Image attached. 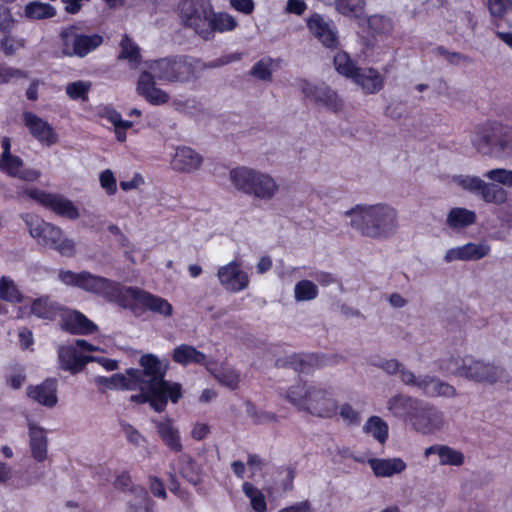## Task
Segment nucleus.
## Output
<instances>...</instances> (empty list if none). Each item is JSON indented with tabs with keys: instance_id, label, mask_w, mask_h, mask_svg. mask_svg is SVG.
Masks as SVG:
<instances>
[{
	"instance_id": "f257e3e1",
	"label": "nucleus",
	"mask_w": 512,
	"mask_h": 512,
	"mask_svg": "<svg viewBox=\"0 0 512 512\" xmlns=\"http://www.w3.org/2000/svg\"><path fill=\"white\" fill-rule=\"evenodd\" d=\"M140 366L142 369H128L123 374L97 376L94 382L102 391L139 390L141 394L132 396L131 399L140 403L148 401L157 412L164 410L168 399L176 403L181 398L180 384L164 380L166 369L155 355L142 356Z\"/></svg>"
},
{
	"instance_id": "f03ea898",
	"label": "nucleus",
	"mask_w": 512,
	"mask_h": 512,
	"mask_svg": "<svg viewBox=\"0 0 512 512\" xmlns=\"http://www.w3.org/2000/svg\"><path fill=\"white\" fill-rule=\"evenodd\" d=\"M350 226L362 236L375 240H387L399 228L397 210L383 202L357 204L344 213Z\"/></svg>"
},
{
	"instance_id": "7ed1b4c3",
	"label": "nucleus",
	"mask_w": 512,
	"mask_h": 512,
	"mask_svg": "<svg viewBox=\"0 0 512 512\" xmlns=\"http://www.w3.org/2000/svg\"><path fill=\"white\" fill-rule=\"evenodd\" d=\"M228 179L234 190L262 202L273 200L280 191V184L272 174L249 166L231 168Z\"/></svg>"
},
{
	"instance_id": "20e7f679",
	"label": "nucleus",
	"mask_w": 512,
	"mask_h": 512,
	"mask_svg": "<svg viewBox=\"0 0 512 512\" xmlns=\"http://www.w3.org/2000/svg\"><path fill=\"white\" fill-rule=\"evenodd\" d=\"M29 233L40 246L53 249L66 257H73L76 253V244L73 239L65 236L63 230L43 219L25 214L22 216Z\"/></svg>"
},
{
	"instance_id": "39448f33",
	"label": "nucleus",
	"mask_w": 512,
	"mask_h": 512,
	"mask_svg": "<svg viewBox=\"0 0 512 512\" xmlns=\"http://www.w3.org/2000/svg\"><path fill=\"white\" fill-rule=\"evenodd\" d=\"M148 69L159 81L187 82L198 77L205 65L198 59L188 57L163 58L145 62Z\"/></svg>"
},
{
	"instance_id": "423d86ee",
	"label": "nucleus",
	"mask_w": 512,
	"mask_h": 512,
	"mask_svg": "<svg viewBox=\"0 0 512 512\" xmlns=\"http://www.w3.org/2000/svg\"><path fill=\"white\" fill-rule=\"evenodd\" d=\"M440 370L449 375L462 377L474 382L494 383L501 375V370L491 363L473 357H449L441 361Z\"/></svg>"
},
{
	"instance_id": "0eeeda50",
	"label": "nucleus",
	"mask_w": 512,
	"mask_h": 512,
	"mask_svg": "<svg viewBox=\"0 0 512 512\" xmlns=\"http://www.w3.org/2000/svg\"><path fill=\"white\" fill-rule=\"evenodd\" d=\"M177 11L184 26L191 28L202 38L208 33L209 15L212 13L209 0H181Z\"/></svg>"
},
{
	"instance_id": "6e6552de",
	"label": "nucleus",
	"mask_w": 512,
	"mask_h": 512,
	"mask_svg": "<svg viewBox=\"0 0 512 512\" xmlns=\"http://www.w3.org/2000/svg\"><path fill=\"white\" fill-rule=\"evenodd\" d=\"M124 294V301L121 305L124 308L134 310L140 306L164 318H169L173 315V306L165 298L133 287H127Z\"/></svg>"
},
{
	"instance_id": "1a4fd4ad",
	"label": "nucleus",
	"mask_w": 512,
	"mask_h": 512,
	"mask_svg": "<svg viewBox=\"0 0 512 512\" xmlns=\"http://www.w3.org/2000/svg\"><path fill=\"white\" fill-rule=\"evenodd\" d=\"M19 195H26L58 216L69 220H76L80 216L74 202L61 194L49 193L37 188H25Z\"/></svg>"
},
{
	"instance_id": "9d476101",
	"label": "nucleus",
	"mask_w": 512,
	"mask_h": 512,
	"mask_svg": "<svg viewBox=\"0 0 512 512\" xmlns=\"http://www.w3.org/2000/svg\"><path fill=\"white\" fill-rule=\"evenodd\" d=\"M80 289L96 294L108 302H113L121 306L127 287L110 279L83 271Z\"/></svg>"
},
{
	"instance_id": "9b49d317",
	"label": "nucleus",
	"mask_w": 512,
	"mask_h": 512,
	"mask_svg": "<svg viewBox=\"0 0 512 512\" xmlns=\"http://www.w3.org/2000/svg\"><path fill=\"white\" fill-rule=\"evenodd\" d=\"M61 41L64 55L84 57L102 44L103 37L99 34H82L71 27L61 33Z\"/></svg>"
},
{
	"instance_id": "f8f14e48",
	"label": "nucleus",
	"mask_w": 512,
	"mask_h": 512,
	"mask_svg": "<svg viewBox=\"0 0 512 512\" xmlns=\"http://www.w3.org/2000/svg\"><path fill=\"white\" fill-rule=\"evenodd\" d=\"M409 424L416 432L430 435L441 431L446 421L443 412L436 407L419 402L416 410L409 414Z\"/></svg>"
},
{
	"instance_id": "ddd939ff",
	"label": "nucleus",
	"mask_w": 512,
	"mask_h": 512,
	"mask_svg": "<svg viewBox=\"0 0 512 512\" xmlns=\"http://www.w3.org/2000/svg\"><path fill=\"white\" fill-rule=\"evenodd\" d=\"M401 382L417 388L428 397L451 398L456 396V390L452 385L433 376H416L411 370L402 371Z\"/></svg>"
},
{
	"instance_id": "4468645a",
	"label": "nucleus",
	"mask_w": 512,
	"mask_h": 512,
	"mask_svg": "<svg viewBox=\"0 0 512 512\" xmlns=\"http://www.w3.org/2000/svg\"><path fill=\"white\" fill-rule=\"evenodd\" d=\"M0 170L11 177L18 178L27 182H35L41 177V172L34 168L24 167L23 160L11 153V143L9 138H3L1 141Z\"/></svg>"
},
{
	"instance_id": "2eb2a0df",
	"label": "nucleus",
	"mask_w": 512,
	"mask_h": 512,
	"mask_svg": "<svg viewBox=\"0 0 512 512\" xmlns=\"http://www.w3.org/2000/svg\"><path fill=\"white\" fill-rule=\"evenodd\" d=\"M305 411L322 418H330L336 415L337 404L332 392L322 385L312 384Z\"/></svg>"
},
{
	"instance_id": "dca6fc26",
	"label": "nucleus",
	"mask_w": 512,
	"mask_h": 512,
	"mask_svg": "<svg viewBox=\"0 0 512 512\" xmlns=\"http://www.w3.org/2000/svg\"><path fill=\"white\" fill-rule=\"evenodd\" d=\"M298 87L306 97L333 112L341 111L344 107V102L339 95L325 85L318 86L308 80L301 79L298 81Z\"/></svg>"
},
{
	"instance_id": "f3484780",
	"label": "nucleus",
	"mask_w": 512,
	"mask_h": 512,
	"mask_svg": "<svg viewBox=\"0 0 512 512\" xmlns=\"http://www.w3.org/2000/svg\"><path fill=\"white\" fill-rule=\"evenodd\" d=\"M309 33L327 48L336 47L338 33L334 22L326 16L318 13L311 14L306 19Z\"/></svg>"
},
{
	"instance_id": "a211bd4d",
	"label": "nucleus",
	"mask_w": 512,
	"mask_h": 512,
	"mask_svg": "<svg viewBox=\"0 0 512 512\" xmlns=\"http://www.w3.org/2000/svg\"><path fill=\"white\" fill-rule=\"evenodd\" d=\"M217 278L224 289L233 293L243 291L249 285L248 274L235 260L220 266L217 270Z\"/></svg>"
},
{
	"instance_id": "6ab92c4d",
	"label": "nucleus",
	"mask_w": 512,
	"mask_h": 512,
	"mask_svg": "<svg viewBox=\"0 0 512 512\" xmlns=\"http://www.w3.org/2000/svg\"><path fill=\"white\" fill-rule=\"evenodd\" d=\"M501 136L500 124H485L474 128L470 140L473 147L483 155H496L497 140Z\"/></svg>"
},
{
	"instance_id": "aec40b11",
	"label": "nucleus",
	"mask_w": 512,
	"mask_h": 512,
	"mask_svg": "<svg viewBox=\"0 0 512 512\" xmlns=\"http://www.w3.org/2000/svg\"><path fill=\"white\" fill-rule=\"evenodd\" d=\"M203 162V156L195 149L178 146L171 157L170 166L176 172L194 174L202 168Z\"/></svg>"
},
{
	"instance_id": "412c9836",
	"label": "nucleus",
	"mask_w": 512,
	"mask_h": 512,
	"mask_svg": "<svg viewBox=\"0 0 512 512\" xmlns=\"http://www.w3.org/2000/svg\"><path fill=\"white\" fill-rule=\"evenodd\" d=\"M154 74L144 67L136 86L137 93L152 105H163L168 103L169 94L156 86Z\"/></svg>"
},
{
	"instance_id": "4be33fe9",
	"label": "nucleus",
	"mask_w": 512,
	"mask_h": 512,
	"mask_svg": "<svg viewBox=\"0 0 512 512\" xmlns=\"http://www.w3.org/2000/svg\"><path fill=\"white\" fill-rule=\"evenodd\" d=\"M490 245L483 242H469L462 246L450 248L444 255V261L451 263L454 261H477L489 255Z\"/></svg>"
},
{
	"instance_id": "5701e85b",
	"label": "nucleus",
	"mask_w": 512,
	"mask_h": 512,
	"mask_svg": "<svg viewBox=\"0 0 512 512\" xmlns=\"http://www.w3.org/2000/svg\"><path fill=\"white\" fill-rule=\"evenodd\" d=\"M62 307L59 303L51 300L48 296H42L31 303L30 310L19 308L18 317L24 318L30 314L44 320H54L61 315Z\"/></svg>"
},
{
	"instance_id": "b1692460",
	"label": "nucleus",
	"mask_w": 512,
	"mask_h": 512,
	"mask_svg": "<svg viewBox=\"0 0 512 512\" xmlns=\"http://www.w3.org/2000/svg\"><path fill=\"white\" fill-rule=\"evenodd\" d=\"M23 117L26 127L38 141L47 146L57 142L56 132L46 121L31 112H25Z\"/></svg>"
},
{
	"instance_id": "393cba45",
	"label": "nucleus",
	"mask_w": 512,
	"mask_h": 512,
	"mask_svg": "<svg viewBox=\"0 0 512 512\" xmlns=\"http://www.w3.org/2000/svg\"><path fill=\"white\" fill-rule=\"evenodd\" d=\"M365 94H376L384 86V77L374 68H359L351 80Z\"/></svg>"
},
{
	"instance_id": "a878e982",
	"label": "nucleus",
	"mask_w": 512,
	"mask_h": 512,
	"mask_svg": "<svg viewBox=\"0 0 512 512\" xmlns=\"http://www.w3.org/2000/svg\"><path fill=\"white\" fill-rule=\"evenodd\" d=\"M27 395L37 403L52 408L57 404V383L53 379H47L39 385L29 386Z\"/></svg>"
},
{
	"instance_id": "bb28decb",
	"label": "nucleus",
	"mask_w": 512,
	"mask_h": 512,
	"mask_svg": "<svg viewBox=\"0 0 512 512\" xmlns=\"http://www.w3.org/2000/svg\"><path fill=\"white\" fill-rule=\"evenodd\" d=\"M62 326L73 334H90L97 326L79 311L71 310L61 314Z\"/></svg>"
},
{
	"instance_id": "cd10ccee",
	"label": "nucleus",
	"mask_w": 512,
	"mask_h": 512,
	"mask_svg": "<svg viewBox=\"0 0 512 512\" xmlns=\"http://www.w3.org/2000/svg\"><path fill=\"white\" fill-rule=\"evenodd\" d=\"M431 455H437L439 464L444 466H461L465 462L463 452L448 445L436 444L426 448L424 456L429 458Z\"/></svg>"
},
{
	"instance_id": "c85d7f7f",
	"label": "nucleus",
	"mask_w": 512,
	"mask_h": 512,
	"mask_svg": "<svg viewBox=\"0 0 512 512\" xmlns=\"http://www.w3.org/2000/svg\"><path fill=\"white\" fill-rule=\"evenodd\" d=\"M369 465L377 477H392L407 468L406 462L399 457L370 459Z\"/></svg>"
},
{
	"instance_id": "c756f323",
	"label": "nucleus",
	"mask_w": 512,
	"mask_h": 512,
	"mask_svg": "<svg viewBox=\"0 0 512 512\" xmlns=\"http://www.w3.org/2000/svg\"><path fill=\"white\" fill-rule=\"evenodd\" d=\"M58 355L61 366L72 373L81 371L85 364L89 362V356L80 354L73 345L61 347Z\"/></svg>"
},
{
	"instance_id": "7c9ffc66",
	"label": "nucleus",
	"mask_w": 512,
	"mask_h": 512,
	"mask_svg": "<svg viewBox=\"0 0 512 512\" xmlns=\"http://www.w3.org/2000/svg\"><path fill=\"white\" fill-rule=\"evenodd\" d=\"M237 27L236 19L225 12H214L212 9L209 15L208 33L204 34L203 39L209 40L213 38L215 33H225L233 31Z\"/></svg>"
},
{
	"instance_id": "2f4dec72",
	"label": "nucleus",
	"mask_w": 512,
	"mask_h": 512,
	"mask_svg": "<svg viewBox=\"0 0 512 512\" xmlns=\"http://www.w3.org/2000/svg\"><path fill=\"white\" fill-rule=\"evenodd\" d=\"M172 358L174 362L181 364L183 366H187L190 364H202L205 366V363L210 361L206 359L204 353L200 352L195 347L187 344H181L177 346L173 350Z\"/></svg>"
},
{
	"instance_id": "473e14b6",
	"label": "nucleus",
	"mask_w": 512,
	"mask_h": 512,
	"mask_svg": "<svg viewBox=\"0 0 512 512\" xmlns=\"http://www.w3.org/2000/svg\"><path fill=\"white\" fill-rule=\"evenodd\" d=\"M30 448L35 460L42 462L47 458V437L45 431L33 424L29 426Z\"/></svg>"
},
{
	"instance_id": "72a5a7b5",
	"label": "nucleus",
	"mask_w": 512,
	"mask_h": 512,
	"mask_svg": "<svg viewBox=\"0 0 512 512\" xmlns=\"http://www.w3.org/2000/svg\"><path fill=\"white\" fill-rule=\"evenodd\" d=\"M205 368L215 377V379L230 389H235L239 383V373L231 367L220 366L213 361L205 363Z\"/></svg>"
},
{
	"instance_id": "f704fd0d",
	"label": "nucleus",
	"mask_w": 512,
	"mask_h": 512,
	"mask_svg": "<svg viewBox=\"0 0 512 512\" xmlns=\"http://www.w3.org/2000/svg\"><path fill=\"white\" fill-rule=\"evenodd\" d=\"M172 469L190 483L196 484L200 480V469L192 457L187 454L180 455L172 464Z\"/></svg>"
},
{
	"instance_id": "c9c22d12",
	"label": "nucleus",
	"mask_w": 512,
	"mask_h": 512,
	"mask_svg": "<svg viewBox=\"0 0 512 512\" xmlns=\"http://www.w3.org/2000/svg\"><path fill=\"white\" fill-rule=\"evenodd\" d=\"M157 431L162 441L175 452L182 450V443L179 430L173 425L172 421L167 419L157 422Z\"/></svg>"
},
{
	"instance_id": "e433bc0d",
	"label": "nucleus",
	"mask_w": 512,
	"mask_h": 512,
	"mask_svg": "<svg viewBox=\"0 0 512 512\" xmlns=\"http://www.w3.org/2000/svg\"><path fill=\"white\" fill-rule=\"evenodd\" d=\"M419 401L403 395L392 397L387 402L388 410L396 417L405 418L409 423V414L416 410Z\"/></svg>"
},
{
	"instance_id": "4c0bfd02",
	"label": "nucleus",
	"mask_w": 512,
	"mask_h": 512,
	"mask_svg": "<svg viewBox=\"0 0 512 512\" xmlns=\"http://www.w3.org/2000/svg\"><path fill=\"white\" fill-rule=\"evenodd\" d=\"M311 386L312 384L308 383H296L286 390L284 398L297 409L305 411L310 397Z\"/></svg>"
},
{
	"instance_id": "58836bf2",
	"label": "nucleus",
	"mask_w": 512,
	"mask_h": 512,
	"mask_svg": "<svg viewBox=\"0 0 512 512\" xmlns=\"http://www.w3.org/2000/svg\"><path fill=\"white\" fill-rule=\"evenodd\" d=\"M118 59L127 61L129 66L136 69L141 62L139 46L127 35H124L119 43Z\"/></svg>"
},
{
	"instance_id": "ea45409f",
	"label": "nucleus",
	"mask_w": 512,
	"mask_h": 512,
	"mask_svg": "<svg viewBox=\"0 0 512 512\" xmlns=\"http://www.w3.org/2000/svg\"><path fill=\"white\" fill-rule=\"evenodd\" d=\"M476 221L475 212L466 208H452L446 219L447 225L452 229H461L474 224Z\"/></svg>"
},
{
	"instance_id": "a19ab883",
	"label": "nucleus",
	"mask_w": 512,
	"mask_h": 512,
	"mask_svg": "<svg viewBox=\"0 0 512 512\" xmlns=\"http://www.w3.org/2000/svg\"><path fill=\"white\" fill-rule=\"evenodd\" d=\"M363 431L379 443L384 444L388 438V424L379 416H371L365 422Z\"/></svg>"
},
{
	"instance_id": "79ce46f5",
	"label": "nucleus",
	"mask_w": 512,
	"mask_h": 512,
	"mask_svg": "<svg viewBox=\"0 0 512 512\" xmlns=\"http://www.w3.org/2000/svg\"><path fill=\"white\" fill-rule=\"evenodd\" d=\"M478 195L486 203L501 205L506 202L508 193L496 184L483 181Z\"/></svg>"
},
{
	"instance_id": "37998d69",
	"label": "nucleus",
	"mask_w": 512,
	"mask_h": 512,
	"mask_svg": "<svg viewBox=\"0 0 512 512\" xmlns=\"http://www.w3.org/2000/svg\"><path fill=\"white\" fill-rule=\"evenodd\" d=\"M335 70L343 77L352 80L360 67L351 59L348 53L339 51L334 56Z\"/></svg>"
},
{
	"instance_id": "c03bdc74",
	"label": "nucleus",
	"mask_w": 512,
	"mask_h": 512,
	"mask_svg": "<svg viewBox=\"0 0 512 512\" xmlns=\"http://www.w3.org/2000/svg\"><path fill=\"white\" fill-rule=\"evenodd\" d=\"M242 491L249 499L250 506L255 512H266V498L264 493L259 488L250 482H244L242 485Z\"/></svg>"
},
{
	"instance_id": "a18cd8bd",
	"label": "nucleus",
	"mask_w": 512,
	"mask_h": 512,
	"mask_svg": "<svg viewBox=\"0 0 512 512\" xmlns=\"http://www.w3.org/2000/svg\"><path fill=\"white\" fill-rule=\"evenodd\" d=\"M317 285L307 279L298 281L294 286V299L296 302L312 301L318 297Z\"/></svg>"
},
{
	"instance_id": "49530a36",
	"label": "nucleus",
	"mask_w": 512,
	"mask_h": 512,
	"mask_svg": "<svg viewBox=\"0 0 512 512\" xmlns=\"http://www.w3.org/2000/svg\"><path fill=\"white\" fill-rule=\"evenodd\" d=\"M368 27L376 35L388 36L393 32L394 23L384 15H372L368 18Z\"/></svg>"
},
{
	"instance_id": "de8ad7c7",
	"label": "nucleus",
	"mask_w": 512,
	"mask_h": 512,
	"mask_svg": "<svg viewBox=\"0 0 512 512\" xmlns=\"http://www.w3.org/2000/svg\"><path fill=\"white\" fill-rule=\"evenodd\" d=\"M55 13L54 7L48 3L34 1L25 6V15L30 19L51 18Z\"/></svg>"
},
{
	"instance_id": "09e8293b",
	"label": "nucleus",
	"mask_w": 512,
	"mask_h": 512,
	"mask_svg": "<svg viewBox=\"0 0 512 512\" xmlns=\"http://www.w3.org/2000/svg\"><path fill=\"white\" fill-rule=\"evenodd\" d=\"M0 297L12 303H19L23 300V295L18 287L14 281L7 276H3L0 279Z\"/></svg>"
},
{
	"instance_id": "8fccbe9b",
	"label": "nucleus",
	"mask_w": 512,
	"mask_h": 512,
	"mask_svg": "<svg viewBox=\"0 0 512 512\" xmlns=\"http://www.w3.org/2000/svg\"><path fill=\"white\" fill-rule=\"evenodd\" d=\"M483 181L480 177L473 175H456L452 178L455 185L476 195L479 194Z\"/></svg>"
},
{
	"instance_id": "3c124183",
	"label": "nucleus",
	"mask_w": 512,
	"mask_h": 512,
	"mask_svg": "<svg viewBox=\"0 0 512 512\" xmlns=\"http://www.w3.org/2000/svg\"><path fill=\"white\" fill-rule=\"evenodd\" d=\"M337 10L345 16L358 17L362 14L364 0H335Z\"/></svg>"
},
{
	"instance_id": "603ef678",
	"label": "nucleus",
	"mask_w": 512,
	"mask_h": 512,
	"mask_svg": "<svg viewBox=\"0 0 512 512\" xmlns=\"http://www.w3.org/2000/svg\"><path fill=\"white\" fill-rule=\"evenodd\" d=\"M90 88L91 83L89 81L79 80L67 84L65 91L70 99L85 101Z\"/></svg>"
},
{
	"instance_id": "864d4df0",
	"label": "nucleus",
	"mask_w": 512,
	"mask_h": 512,
	"mask_svg": "<svg viewBox=\"0 0 512 512\" xmlns=\"http://www.w3.org/2000/svg\"><path fill=\"white\" fill-rule=\"evenodd\" d=\"M25 45L24 39L14 36L10 32H4V36L0 40V47L5 55L11 56Z\"/></svg>"
},
{
	"instance_id": "5fc2aeb1",
	"label": "nucleus",
	"mask_w": 512,
	"mask_h": 512,
	"mask_svg": "<svg viewBox=\"0 0 512 512\" xmlns=\"http://www.w3.org/2000/svg\"><path fill=\"white\" fill-rule=\"evenodd\" d=\"M99 184L107 196H113L117 193V179L111 169H105L100 172Z\"/></svg>"
},
{
	"instance_id": "6e6d98bb",
	"label": "nucleus",
	"mask_w": 512,
	"mask_h": 512,
	"mask_svg": "<svg viewBox=\"0 0 512 512\" xmlns=\"http://www.w3.org/2000/svg\"><path fill=\"white\" fill-rule=\"evenodd\" d=\"M484 176L490 181L512 188V170L504 168L491 169Z\"/></svg>"
},
{
	"instance_id": "4d7b16f0",
	"label": "nucleus",
	"mask_w": 512,
	"mask_h": 512,
	"mask_svg": "<svg viewBox=\"0 0 512 512\" xmlns=\"http://www.w3.org/2000/svg\"><path fill=\"white\" fill-rule=\"evenodd\" d=\"M82 276H83V271L74 272L71 270H64V269L59 270V272L57 274V278L62 284L66 285V286L76 287L79 289H80V285H81Z\"/></svg>"
},
{
	"instance_id": "13d9d810",
	"label": "nucleus",
	"mask_w": 512,
	"mask_h": 512,
	"mask_svg": "<svg viewBox=\"0 0 512 512\" xmlns=\"http://www.w3.org/2000/svg\"><path fill=\"white\" fill-rule=\"evenodd\" d=\"M272 59H262L252 68V75L260 80H269L272 74Z\"/></svg>"
},
{
	"instance_id": "bf43d9fd",
	"label": "nucleus",
	"mask_w": 512,
	"mask_h": 512,
	"mask_svg": "<svg viewBox=\"0 0 512 512\" xmlns=\"http://www.w3.org/2000/svg\"><path fill=\"white\" fill-rule=\"evenodd\" d=\"M248 413L255 424H270L278 421L277 415L270 411L259 410L255 407H251L248 409Z\"/></svg>"
},
{
	"instance_id": "052dcab7",
	"label": "nucleus",
	"mask_w": 512,
	"mask_h": 512,
	"mask_svg": "<svg viewBox=\"0 0 512 512\" xmlns=\"http://www.w3.org/2000/svg\"><path fill=\"white\" fill-rule=\"evenodd\" d=\"M101 116L113 124L114 127H124V129H129L133 125L132 122L123 120L120 113L109 107H105L102 110Z\"/></svg>"
},
{
	"instance_id": "680f3d73",
	"label": "nucleus",
	"mask_w": 512,
	"mask_h": 512,
	"mask_svg": "<svg viewBox=\"0 0 512 512\" xmlns=\"http://www.w3.org/2000/svg\"><path fill=\"white\" fill-rule=\"evenodd\" d=\"M488 9L491 15L501 18L512 11V0H488Z\"/></svg>"
},
{
	"instance_id": "e2e57ef3",
	"label": "nucleus",
	"mask_w": 512,
	"mask_h": 512,
	"mask_svg": "<svg viewBox=\"0 0 512 512\" xmlns=\"http://www.w3.org/2000/svg\"><path fill=\"white\" fill-rule=\"evenodd\" d=\"M512 156V134L501 126V136L497 140L496 155Z\"/></svg>"
},
{
	"instance_id": "0e129e2a",
	"label": "nucleus",
	"mask_w": 512,
	"mask_h": 512,
	"mask_svg": "<svg viewBox=\"0 0 512 512\" xmlns=\"http://www.w3.org/2000/svg\"><path fill=\"white\" fill-rule=\"evenodd\" d=\"M339 414L343 421L348 425H358L361 421V416L351 405L343 404L340 406Z\"/></svg>"
},
{
	"instance_id": "69168bd1",
	"label": "nucleus",
	"mask_w": 512,
	"mask_h": 512,
	"mask_svg": "<svg viewBox=\"0 0 512 512\" xmlns=\"http://www.w3.org/2000/svg\"><path fill=\"white\" fill-rule=\"evenodd\" d=\"M20 77H24V73L21 70L0 64V83H8Z\"/></svg>"
},
{
	"instance_id": "338daca9",
	"label": "nucleus",
	"mask_w": 512,
	"mask_h": 512,
	"mask_svg": "<svg viewBox=\"0 0 512 512\" xmlns=\"http://www.w3.org/2000/svg\"><path fill=\"white\" fill-rule=\"evenodd\" d=\"M144 183L143 176L140 173H135L130 179L122 180L119 185L124 192H128L138 190Z\"/></svg>"
},
{
	"instance_id": "774afa93",
	"label": "nucleus",
	"mask_w": 512,
	"mask_h": 512,
	"mask_svg": "<svg viewBox=\"0 0 512 512\" xmlns=\"http://www.w3.org/2000/svg\"><path fill=\"white\" fill-rule=\"evenodd\" d=\"M122 429L130 443L140 446L145 442L144 437L130 424H123Z\"/></svg>"
}]
</instances>
